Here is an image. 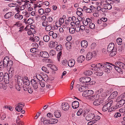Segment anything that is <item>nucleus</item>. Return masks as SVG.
Wrapping results in <instances>:
<instances>
[{"label":"nucleus","instance_id":"f257e3e1","mask_svg":"<svg viewBox=\"0 0 125 125\" xmlns=\"http://www.w3.org/2000/svg\"><path fill=\"white\" fill-rule=\"evenodd\" d=\"M13 62L10 60L9 57L6 56L4 57L3 61H1L0 62V68H6L9 70V73L8 75L10 78H11L14 75V69L12 67Z\"/></svg>","mask_w":125,"mask_h":125},{"label":"nucleus","instance_id":"bb28decb","mask_svg":"<svg viewBox=\"0 0 125 125\" xmlns=\"http://www.w3.org/2000/svg\"><path fill=\"white\" fill-rule=\"evenodd\" d=\"M24 21L25 22L26 24V23H27L28 24H29L31 25V24H32L34 22V21L31 18H29V19L27 21V22H26V20L25 19H24Z\"/></svg>","mask_w":125,"mask_h":125},{"label":"nucleus","instance_id":"e2e57ef3","mask_svg":"<svg viewBox=\"0 0 125 125\" xmlns=\"http://www.w3.org/2000/svg\"><path fill=\"white\" fill-rule=\"evenodd\" d=\"M103 73V72L102 71H98L96 73V75L99 76H102Z\"/></svg>","mask_w":125,"mask_h":125},{"label":"nucleus","instance_id":"2f4dec72","mask_svg":"<svg viewBox=\"0 0 125 125\" xmlns=\"http://www.w3.org/2000/svg\"><path fill=\"white\" fill-rule=\"evenodd\" d=\"M58 44V42L56 41H51L50 43V46L52 47H54L57 45Z\"/></svg>","mask_w":125,"mask_h":125},{"label":"nucleus","instance_id":"a18cd8bd","mask_svg":"<svg viewBox=\"0 0 125 125\" xmlns=\"http://www.w3.org/2000/svg\"><path fill=\"white\" fill-rule=\"evenodd\" d=\"M77 20L78 21H75V27H79L80 25V22L79 20L77 19Z\"/></svg>","mask_w":125,"mask_h":125},{"label":"nucleus","instance_id":"cd10ccee","mask_svg":"<svg viewBox=\"0 0 125 125\" xmlns=\"http://www.w3.org/2000/svg\"><path fill=\"white\" fill-rule=\"evenodd\" d=\"M12 16V12H8L4 16V17L6 19H8L11 17Z\"/></svg>","mask_w":125,"mask_h":125},{"label":"nucleus","instance_id":"4468645a","mask_svg":"<svg viewBox=\"0 0 125 125\" xmlns=\"http://www.w3.org/2000/svg\"><path fill=\"white\" fill-rule=\"evenodd\" d=\"M35 78L34 79H35ZM36 80L34 79H32L31 81V82L33 87L34 89H37L38 87L37 84V81L36 82Z\"/></svg>","mask_w":125,"mask_h":125},{"label":"nucleus","instance_id":"1a4fd4ad","mask_svg":"<svg viewBox=\"0 0 125 125\" xmlns=\"http://www.w3.org/2000/svg\"><path fill=\"white\" fill-rule=\"evenodd\" d=\"M91 80L90 78L88 77H85L81 78L79 79L80 82L85 83L89 82Z\"/></svg>","mask_w":125,"mask_h":125},{"label":"nucleus","instance_id":"49530a36","mask_svg":"<svg viewBox=\"0 0 125 125\" xmlns=\"http://www.w3.org/2000/svg\"><path fill=\"white\" fill-rule=\"evenodd\" d=\"M0 88L1 89H2L5 90L7 88V87L4 85H3L2 83H0Z\"/></svg>","mask_w":125,"mask_h":125},{"label":"nucleus","instance_id":"a211bd4d","mask_svg":"<svg viewBox=\"0 0 125 125\" xmlns=\"http://www.w3.org/2000/svg\"><path fill=\"white\" fill-rule=\"evenodd\" d=\"M75 63L74 60L73 59H71L69 60L68 62V65L70 67H72L74 65Z\"/></svg>","mask_w":125,"mask_h":125},{"label":"nucleus","instance_id":"69168bd1","mask_svg":"<svg viewBox=\"0 0 125 125\" xmlns=\"http://www.w3.org/2000/svg\"><path fill=\"white\" fill-rule=\"evenodd\" d=\"M25 7L26 5H22L20 7L18 8H19V10H24L25 9Z\"/></svg>","mask_w":125,"mask_h":125},{"label":"nucleus","instance_id":"13d9d810","mask_svg":"<svg viewBox=\"0 0 125 125\" xmlns=\"http://www.w3.org/2000/svg\"><path fill=\"white\" fill-rule=\"evenodd\" d=\"M82 112L83 110L82 109H79V110L77 111V115L78 116L80 115L82 113Z\"/></svg>","mask_w":125,"mask_h":125},{"label":"nucleus","instance_id":"0eeeda50","mask_svg":"<svg viewBox=\"0 0 125 125\" xmlns=\"http://www.w3.org/2000/svg\"><path fill=\"white\" fill-rule=\"evenodd\" d=\"M94 93L93 90H89L88 91H84L82 95L86 97V99H88V98L90 96L93 94Z\"/></svg>","mask_w":125,"mask_h":125},{"label":"nucleus","instance_id":"e433bc0d","mask_svg":"<svg viewBox=\"0 0 125 125\" xmlns=\"http://www.w3.org/2000/svg\"><path fill=\"white\" fill-rule=\"evenodd\" d=\"M110 107L107 104H106L103 107L102 110L103 111L105 112L107 110L109 107Z\"/></svg>","mask_w":125,"mask_h":125},{"label":"nucleus","instance_id":"6e6d98bb","mask_svg":"<svg viewBox=\"0 0 125 125\" xmlns=\"http://www.w3.org/2000/svg\"><path fill=\"white\" fill-rule=\"evenodd\" d=\"M69 31L71 33L73 34L75 32V30L74 28H72L69 29Z\"/></svg>","mask_w":125,"mask_h":125},{"label":"nucleus","instance_id":"c756f323","mask_svg":"<svg viewBox=\"0 0 125 125\" xmlns=\"http://www.w3.org/2000/svg\"><path fill=\"white\" fill-rule=\"evenodd\" d=\"M48 67H50L52 70L55 71H56L58 70L57 68L54 65L48 64Z\"/></svg>","mask_w":125,"mask_h":125},{"label":"nucleus","instance_id":"8fccbe9b","mask_svg":"<svg viewBox=\"0 0 125 125\" xmlns=\"http://www.w3.org/2000/svg\"><path fill=\"white\" fill-rule=\"evenodd\" d=\"M89 26L90 28L92 29H94L95 27V24L92 22L89 24Z\"/></svg>","mask_w":125,"mask_h":125},{"label":"nucleus","instance_id":"7c9ffc66","mask_svg":"<svg viewBox=\"0 0 125 125\" xmlns=\"http://www.w3.org/2000/svg\"><path fill=\"white\" fill-rule=\"evenodd\" d=\"M117 94L118 93L116 91H115L112 93L110 95L109 97L113 99L117 96Z\"/></svg>","mask_w":125,"mask_h":125},{"label":"nucleus","instance_id":"5701e85b","mask_svg":"<svg viewBox=\"0 0 125 125\" xmlns=\"http://www.w3.org/2000/svg\"><path fill=\"white\" fill-rule=\"evenodd\" d=\"M85 59V57L83 55L80 56L78 58V62L79 63H81Z\"/></svg>","mask_w":125,"mask_h":125},{"label":"nucleus","instance_id":"6ab92c4d","mask_svg":"<svg viewBox=\"0 0 125 125\" xmlns=\"http://www.w3.org/2000/svg\"><path fill=\"white\" fill-rule=\"evenodd\" d=\"M9 78L10 79L8 74H4L3 79L4 81L6 84H8L9 83Z\"/></svg>","mask_w":125,"mask_h":125},{"label":"nucleus","instance_id":"c85d7f7f","mask_svg":"<svg viewBox=\"0 0 125 125\" xmlns=\"http://www.w3.org/2000/svg\"><path fill=\"white\" fill-rule=\"evenodd\" d=\"M65 45L67 49L69 50L71 48V43L70 42H68L65 43Z\"/></svg>","mask_w":125,"mask_h":125},{"label":"nucleus","instance_id":"a878e982","mask_svg":"<svg viewBox=\"0 0 125 125\" xmlns=\"http://www.w3.org/2000/svg\"><path fill=\"white\" fill-rule=\"evenodd\" d=\"M14 17L16 19L21 20L22 19L23 17L22 15H20L18 13H17L15 15Z\"/></svg>","mask_w":125,"mask_h":125},{"label":"nucleus","instance_id":"774afa93","mask_svg":"<svg viewBox=\"0 0 125 125\" xmlns=\"http://www.w3.org/2000/svg\"><path fill=\"white\" fill-rule=\"evenodd\" d=\"M28 92L30 94H31L33 92V90L32 88L30 87H28Z\"/></svg>","mask_w":125,"mask_h":125},{"label":"nucleus","instance_id":"f03ea898","mask_svg":"<svg viewBox=\"0 0 125 125\" xmlns=\"http://www.w3.org/2000/svg\"><path fill=\"white\" fill-rule=\"evenodd\" d=\"M112 64H111L108 62H105L103 63H99L96 65L99 68L102 69L103 71L106 73H109L110 72V70L112 69V67L110 65Z\"/></svg>","mask_w":125,"mask_h":125},{"label":"nucleus","instance_id":"a19ab883","mask_svg":"<svg viewBox=\"0 0 125 125\" xmlns=\"http://www.w3.org/2000/svg\"><path fill=\"white\" fill-rule=\"evenodd\" d=\"M62 46L61 45H58L56 47V50L57 51L59 52H62L61 50L62 49Z\"/></svg>","mask_w":125,"mask_h":125},{"label":"nucleus","instance_id":"2eb2a0df","mask_svg":"<svg viewBox=\"0 0 125 125\" xmlns=\"http://www.w3.org/2000/svg\"><path fill=\"white\" fill-rule=\"evenodd\" d=\"M64 22V21L63 19V18H60L57 21L55 24L56 25L60 27Z\"/></svg>","mask_w":125,"mask_h":125},{"label":"nucleus","instance_id":"58836bf2","mask_svg":"<svg viewBox=\"0 0 125 125\" xmlns=\"http://www.w3.org/2000/svg\"><path fill=\"white\" fill-rule=\"evenodd\" d=\"M84 74L86 75H90L93 73L90 70H87L85 71L84 73Z\"/></svg>","mask_w":125,"mask_h":125},{"label":"nucleus","instance_id":"ddd939ff","mask_svg":"<svg viewBox=\"0 0 125 125\" xmlns=\"http://www.w3.org/2000/svg\"><path fill=\"white\" fill-rule=\"evenodd\" d=\"M95 116V115L93 113H90L88 114L86 116L85 119L87 121L90 120L94 118Z\"/></svg>","mask_w":125,"mask_h":125},{"label":"nucleus","instance_id":"bf43d9fd","mask_svg":"<svg viewBox=\"0 0 125 125\" xmlns=\"http://www.w3.org/2000/svg\"><path fill=\"white\" fill-rule=\"evenodd\" d=\"M15 87L16 89L18 91H20L21 90V87H22L21 86H20L19 85L16 84L15 86Z\"/></svg>","mask_w":125,"mask_h":125},{"label":"nucleus","instance_id":"f8f14e48","mask_svg":"<svg viewBox=\"0 0 125 125\" xmlns=\"http://www.w3.org/2000/svg\"><path fill=\"white\" fill-rule=\"evenodd\" d=\"M40 55L41 57L43 58H48L49 57L48 53L46 51L40 52Z\"/></svg>","mask_w":125,"mask_h":125},{"label":"nucleus","instance_id":"c03bdc74","mask_svg":"<svg viewBox=\"0 0 125 125\" xmlns=\"http://www.w3.org/2000/svg\"><path fill=\"white\" fill-rule=\"evenodd\" d=\"M49 54L51 56H54L55 55V52L54 50H51L49 52Z\"/></svg>","mask_w":125,"mask_h":125},{"label":"nucleus","instance_id":"37998d69","mask_svg":"<svg viewBox=\"0 0 125 125\" xmlns=\"http://www.w3.org/2000/svg\"><path fill=\"white\" fill-rule=\"evenodd\" d=\"M85 89V86H81L79 88L78 90L82 92Z\"/></svg>","mask_w":125,"mask_h":125},{"label":"nucleus","instance_id":"b1692460","mask_svg":"<svg viewBox=\"0 0 125 125\" xmlns=\"http://www.w3.org/2000/svg\"><path fill=\"white\" fill-rule=\"evenodd\" d=\"M101 103V101L99 98L97 99H95L93 102V104L95 105H99Z\"/></svg>","mask_w":125,"mask_h":125},{"label":"nucleus","instance_id":"3c124183","mask_svg":"<svg viewBox=\"0 0 125 125\" xmlns=\"http://www.w3.org/2000/svg\"><path fill=\"white\" fill-rule=\"evenodd\" d=\"M4 75L2 72L0 73V82H1L3 79Z\"/></svg>","mask_w":125,"mask_h":125},{"label":"nucleus","instance_id":"aec40b11","mask_svg":"<svg viewBox=\"0 0 125 125\" xmlns=\"http://www.w3.org/2000/svg\"><path fill=\"white\" fill-rule=\"evenodd\" d=\"M72 107L73 109H76L78 107L79 103L77 101H74L72 103Z\"/></svg>","mask_w":125,"mask_h":125},{"label":"nucleus","instance_id":"de8ad7c7","mask_svg":"<svg viewBox=\"0 0 125 125\" xmlns=\"http://www.w3.org/2000/svg\"><path fill=\"white\" fill-rule=\"evenodd\" d=\"M38 12L39 14L40 15H42L44 14V10L43 9L41 8L39 9Z\"/></svg>","mask_w":125,"mask_h":125},{"label":"nucleus","instance_id":"052dcab7","mask_svg":"<svg viewBox=\"0 0 125 125\" xmlns=\"http://www.w3.org/2000/svg\"><path fill=\"white\" fill-rule=\"evenodd\" d=\"M68 61L66 60H63L62 62V64L64 65L65 66H66L68 64Z\"/></svg>","mask_w":125,"mask_h":125},{"label":"nucleus","instance_id":"c9c22d12","mask_svg":"<svg viewBox=\"0 0 125 125\" xmlns=\"http://www.w3.org/2000/svg\"><path fill=\"white\" fill-rule=\"evenodd\" d=\"M30 39L33 42H37L39 40V38L38 36H35L34 38H31Z\"/></svg>","mask_w":125,"mask_h":125},{"label":"nucleus","instance_id":"9b49d317","mask_svg":"<svg viewBox=\"0 0 125 125\" xmlns=\"http://www.w3.org/2000/svg\"><path fill=\"white\" fill-rule=\"evenodd\" d=\"M61 107L63 110L64 111H67L69 108V105L67 103H63L61 105Z\"/></svg>","mask_w":125,"mask_h":125},{"label":"nucleus","instance_id":"6e6552de","mask_svg":"<svg viewBox=\"0 0 125 125\" xmlns=\"http://www.w3.org/2000/svg\"><path fill=\"white\" fill-rule=\"evenodd\" d=\"M16 77L17 80V82L18 85L22 86L24 85V82L23 79V78L21 76L18 75H16L15 76V78Z\"/></svg>","mask_w":125,"mask_h":125},{"label":"nucleus","instance_id":"f704fd0d","mask_svg":"<svg viewBox=\"0 0 125 125\" xmlns=\"http://www.w3.org/2000/svg\"><path fill=\"white\" fill-rule=\"evenodd\" d=\"M104 7L106 9L110 10L112 8V6L109 4H105L104 5Z\"/></svg>","mask_w":125,"mask_h":125},{"label":"nucleus","instance_id":"680f3d73","mask_svg":"<svg viewBox=\"0 0 125 125\" xmlns=\"http://www.w3.org/2000/svg\"><path fill=\"white\" fill-rule=\"evenodd\" d=\"M62 54V52H58L57 55V58L59 61H60V57Z\"/></svg>","mask_w":125,"mask_h":125},{"label":"nucleus","instance_id":"4c0bfd02","mask_svg":"<svg viewBox=\"0 0 125 125\" xmlns=\"http://www.w3.org/2000/svg\"><path fill=\"white\" fill-rule=\"evenodd\" d=\"M37 83L38 84H40L41 86L42 87H44L45 86V83L44 81H42V80L40 81H37Z\"/></svg>","mask_w":125,"mask_h":125},{"label":"nucleus","instance_id":"5fc2aeb1","mask_svg":"<svg viewBox=\"0 0 125 125\" xmlns=\"http://www.w3.org/2000/svg\"><path fill=\"white\" fill-rule=\"evenodd\" d=\"M52 26L51 25H48L46 28V30L47 31H49L52 29Z\"/></svg>","mask_w":125,"mask_h":125},{"label":"nucleus","instance_id":"423d86ee","mask_svg":"<svg viewBox=\"0 0 125 125\" xmlns=\"http://www.w3.org/2000/svg\"><path fill=\"white\" fill-rule=\"evenodd\" d=\"M96 52L94 51L92 52H88L87 53L86 57L87 60H91L92 58H94L96 56Z\"/></svg>","mask_w":125,"mask_h":125},{"label":"nucleus","instance_id":"f3484780","mask_svg":"<svg viewBox=\"0 0 125 125\" xmlns=\"http://www.w3.org/2000/svg\"><path fill=\"white\" fill-rule=\"evenodd\" d=\"M92 22V20L90 18H87L86 20H84L83 21V24L84 25L86 26L88 24L89 25Z\"/></svg>","mask_w":125,"mask_h":125},{"label":"nucleus","instance_id":"473e14b6","mask_svg":"<svg viewBox=\"0 0 125 125\" xmlns=\"http://www.w3.org/2000/svg\"><path fill=\"white\" fill-rule=\"evenodd\" d=\"M43 39L45 42H47L49 41L50 37L48 35H45L43 36Z\"/></svg>","mask_w":125,"mask_h":125},{"label":"nucleus","instance_id":"4be33fe9","mask_svg":"<svg viewBox=\"0 0 125 125\" xmlns=\"http://www.w3.org/2000/svg\"><path fill=\"white\" fill-rule=\"evenodd\" d=\"M81 45L82 47L85 48L88 45L87 42L85 40H83L81 42Z\"/></svg>","mask_w":125,"mask_h":125},{"label":"nucleus","instance_id":"338daca9","mask_svg":"<svg viewBox=\"0 0 125 125\" xmlns=\"http://www.w3.org/2000/svg\"><path fill=\"white\" fill-rule=\"evenodd\" d=\"M32 46H33L34 48L36 49L38 47V44L36 43H34L32 44Z\"/></svg>","mask_w":125,"mask_h":125},{"label":"nucleus","instance_id":"864d4df0","mask_svg":"<svg viewBox=\"0 0 125 125\" xmlns=\"http://www.w3.org/2000/svg\"><path fill=\"white\" fill-rule=\"evenodd\" d=\"M121 115L119 112H117L114 115V117L115 118H117L121 116Z\"/></svg>","mask_w":125,"mask_h":125},{"label":"nucleus","instance_id":"9d476101","mask_svg":"<svg viewBox=\"0 0 125 125\" xmlns=\"http://www.w3.org/2000/svg\"><path fill=\"white\" fill-rule=\"evenodd\" d=\"M24 104L23 103H20L18 104L17 106L16 107V111L19 112L22 110V108L24 107Z\"/></svg>","mask_w":125,"mask_h":125},{"label":"nucleus","instance_id":"ea45409f","mask_svg":"<svg viewBox=\"0 0 125 125\" xmlns=\"http://www.w3.org/2000/svg\"><path fill=\"white\" fill-rule=\"evenodd\" d=\"M116 42L118 44L121 45L122 43V39L120 38H119L116 39Z\"/></svg>","mask_w":125,"mask_h":125},{"label":"nucleus","instance_id":"72a5a7b5","mask_svg":"<svg viewBox=\"0 0 125 125\" xmlns=\"http://www.w3.org/2000/svg\"><path fill=\"white\" fill-rule=\"evenodd\" d=\"M22 14L23 16L26 18H28L30 14L27 11H25L22 12Z\"/></svg>","mask_w":125,"mask_h":125},{"label":"nucleus","instance_id":"4d7b16f0","mask_svg":"<svg viewBox=\"0 0 125 125\" xmlns=\"http://www.w3.org/2000/svg\"><path fill=\"white\" fill-rule=\"evenodd\" d=\"M24 85L25 84L27 86H28L30 84V81L28 80H26V81H24Z\"/></svg>","mask_w":125,"mask_h":125},{"label":"nucleus","instance_id":"20e7f679","mask_svg":"<svg viewBox=\"0 0 125 125\" xmlns=\"http://www.w3.org/2000/svg\"><path fill=\"white\" fill-rule=\"evenodd\" d=\"M108 52H110V55L112 57L115 56L116 53V50L115 48V45L113 43H111L109 44L107 49Z\"/></svg>","mask_w":125,"mask_h":125},{"label":"nucleus","instance_id":"393cba45","mask_svg":"<svg viewBox=\"0 0 125 125\" xmlns=\"http://www.w3.org/2000/svg\"><path fill=\"white\" fill-rule=\"evenodd\" d=\"M49 124H54L57 123L58 121V120L56 119H50L49 120Z\"/></svg>","mask_w":125,"mask_h":125},{"label":"nucleus","instance_id":"09e8293b","mask_svg":"<svg viewBox=\"0 0 125 125\" xmlns=\"http://www.w3.org/2000/svg\"><path fill=\"white\" fill-rule=\"evenodd\" d=\"M42 69L43 71L47 73H49V71L48 70L47 68L46 67L43 66L42 67Z\"/></svg>","mask_w":125,"mask_h":125},{"label":"nucleus","instance_id":"7ed1b4c3","mask_svg":"<svg viewBox=\"0 0 125 125\" xmlns=\"http://www.w3.org/2000/svg\"><path fill=\"white\" fill-rule=\"evenodd\" d=\"M112 66L118 72L120 73L122 72V69H125V65L120 62H116L115 65L112 64Z\"/></svg>","mask_w":125,"mask_h":125},{"label":"nucleus","instance_id":"39448f33","mask_svg":"<svg viewBox=\"0 0 125 125\" xmlns=\"http://www.w3.org/2000/svg\"><path fill=\"white\" fill-rule=\"evenodd\" d=\"M116 101L118 103L116 104L118 105L119 108L123 105L125 103V100L121 96H119L117 98Z\"/></svg>","mask_w":125,"mask_h":125},{"label":"nucleus","instance_id":"603ef678","mask_svg":"<svg viewBox=\"0 0 125 125\" xmlns=\"http://www.w3.org/2000/svg\"><path fill=\"white\" fill-rule=\"evenodd\" d=\"M96 43L95 42H94L92 44L91 46V49H92L94 50L96 48Z\"/></svg>","mask_w":125,"mask_h":125},{"label":"nucleus","instance_id":"dca6fc26","mask_svg":"<svg viewBox=\"0 0 125 125\" xmlns=\"http://www.w3.org/2000/svg\"><path fill=\"white\" fill-rule=\"evenodd\" d=\"M100 97V96L99 95H95L91 96H90L87 99L90 101H94L95 99H97Z\"/></svg>","mask_w":125,"mask_h":125},{"label":"nucleus","instance_id":"412c9836","mask_svg":"<svg viewBox=\"0 0 125 125\" xmlns=\"http://www.w3.org/2000/svg\"><path fill=\"white\" fill-rule=\"evenodd\" d=\"M54 116L57 118L60 117L61 116V113L60 111L56 110L54 112Z\"/></svg>","mask_w":125,"mask_h":125},{"label":"nucleus","instance_id":"79ce46f5","mask_svg":"<svg viewBox=\"0 0 125 125\" xmlns=\"http://www.w3.org/2000/svg\"><path fill=\"white\" fill-rule=\"evenodd\" d=\"M36 77L38 80L37 81H40L42 80V76L39 74H37L36 75Z\"/></svg>","mask_w":125,"mask_h":125},{"label":"nucleus","instance_id":"0e129e2a","mask_svg":"<svg viewBox=\"0 0 125 125\" xmlns=\"http://www.w3.org/2000/svg\"><path fill=\"white\" fill-rule=\"evenodd\" d=\"M27 33L29 35H31L32 37L34 36L32 32L31 31V30L30 29H29L27 31Z\"/></svg>","mask_w":125,"mask_h":125}]
</instances>
